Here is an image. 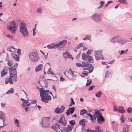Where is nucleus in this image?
I'll list each match as a JSON object with an SVG mask.
<instances>
[{"instance_id": "obj_38", "label": "nucleus", "mask_w": 132, "mask_h": 132, "mask_svg": "<svg viewBox=\"0 0 132 132\" xmlns=\"http://www.w3.org/2000/svg\"><path fill=\"white\" fill-rule=\"evenodd\" d=\"M85 37L87 39H88L91 41L90 39L91 37V36L90 35H85Z\"/></svg>"}, {"instance_id": "obj_56", "label": "nucleus", "mask_w": 132, "mask_h": 132, "mask_svg": "<svg viewBox=\"0 0 132 132\" xmlns=\"http://www.w3.org/2000/svg\"><path fill=\"white\" fill-rule=\"evenodd\" d=\"M28 102V101H27L26 100H25L24 101V102H23V103L22 105V107H23L24 106V103H26Z\"/></svg>"}, {"instance_id": "obj_57", "label": "nucleus", "mask_w": 132, "mask_h": 132, "mask_svg": "<svg viewBox=\"0 0 132 132\" xmlns=\"http://www.w3.org/2000/svg\"><path fill=\"white\" fill-rule=\"evenodd\" d=\"M64 131H63L62 130H61V132H69V130H66L65 129V128H64L63 129Z\"/></svg>"}, {"instance_id": "obj_11", "label": "nucleus", "mask_w": 132, "mask_h": 132, "mask_svg": "<svg viewBox=\"0 0 132 132\" xmlns=\"http://www.w3.org/2000/svg\"><path fill=\"white\" fill-rule=\"evenodd\" d=\"M64 109V107L62 105L60 108H59V107L56 108L55 109L54 111L55 113L57 114H60L63 112Z\"/></svg>"}, {"instance_id": "obj_34", "label": "nucleus", "mask_w": 132, "mask_h": 132, "mask_svg": "<svg viewBox=\"0 0 132 132\" xmlns=\"http://www.w3.org/2000/svg\"><path fill=\"white\" fill-rule=\"evenodd\" d=\"M14 123L15 125L16 126L19 127V121L18 119H16L14 121Z\"/></svg>"}, {"instance_id": "obj_10", "label": "nucleus", "mask_w": 132, "mask_h": 132, "mask_svg": "<svg viewBox=\"0 0 132 132\" xmlns=\"http://www.w3.org/2000/svg\"><path fill=\"white\" fill-rule=\"evenodd\" d=\"M95 56L96 60H98L100 59L101 58L102 60H104V58L102 55L101 52L100 50L95 52Z\"/></svg>"}, {"instance_id": "obj_2", "label": "nucleus", "mask_w": 132, "mask_h": 132, "mask_svg": "<svg viewBox=\"0 0 132 132\" xmlns=\"http://www.w3.org/2000/svg\"><path fill=\"white\" fill-rule=\"evenodd\" d=\"M67 42V40H64L61 41L57 44H53L48 45L47 47L48 49H54L56 47L59 50H61L62 48L64 46Z\"/></svg>"}, {"instance_id": "obj_31", "label": "nucleus", "mask_w": 132, "mask_h": 132, "mask_svg": "<svg viewBox=\"0 0 132 132\" xmlns=\"http://www.w3.org/2000/svg\"><path fill=\"white\" fill-rule=\"evenodd\" d=\"M87 62H82L81 67L82 68L86 67H87Z\"/></svg>"}, {"instance_id": "obj_49", "label": "nucleus", "mask_w": 132, "mask_h": 132, "mask_svg": "<svg viewBox=\"0 0 132 132\" xmlns=\"http://www.w3.org/2000/svg\"><path fill=\"white\" fill-rule=\"evenodd\" d=\"M121 122L123 123L125 121V119L123 115H122L121 118Z\"/></svg>"}, {"instance_id": "obj_42", "label": "nucleus", "mask_w": 132, "mask_h": 132, "mask_svg": "<svg viewBox=\"0 0 132 132\" xmlns=\"http://www.w3.org/2000/svg\"><path fill=\"white\" fill-rule=\"evenodd\" d=\"M42 8L41 7H39L37 9V12L39 14L41 13L42 12Z\"/></svg>"}, {"instance_id": "obj_48", "label": "nucleus", "mask_w": 132, "mask_h": 132, "mask_svg": "<svg viewBox=\"0 0 132 132\" xmlns=\"http://www.w3.org/2000/svg\"><path fill=\"white\" fill-rule=\"evenodd\" d=\"M82 46V43H81L79 44L78 46L76 47L77 49H79L80 47Z\"/></svg>"}, {"instance_id": "obj_22", "label": "nucleus", "mask_w": 132, "mask_h": 132, "mask_svg": "<svg viewBox=\"0 0 132 132\" xmlns=\"http://www.w3.org/2000/svg\"><path fill=\"white\" fill-rule=\"evenodd\" d=\"M40 90L39 91L40 93V94H41V93H44L45 92V94H48L47 93H48V92H49V90H44V88H39Z\"/></svg>"}, {"instance_id": "obj_13", "label": "nucleus", "mask_w": 132, "mask_h": 132, "mask_svg": "<svg viewBox=\"0 0 132 132\" xmlns=\"http://www.w3.org/2000/svg\"><path fill=\"white\" fill-rule=\"evenodd\" d=\"M0 119L2 120V123L3 124V125L2 126H0V128H2L4 127L5 125L4 124V121L5 120V114L3 112L0 111Z\"/></svg>"}, {"instance_id": "obj_33", "label": "nucleus", "mask_w": 132, "mask_h": 132, "mask_svg": "<svg viewBox=\"0 0 132 132\" xmlns=\"http://www.w3.org/2000/svg\"><path fill=\"white\" fill-rule=\"evenodd\" d=\"M102 93L101 91L100 90L98 92L95 94V95L97 97H100Z\"/></svg>"}, {"instance_id": "obj_15", "label": "nucleus", "mask_w": 132, "mask_h": 132, "mask_svg": "<svg viewBox=\"0 0 132 132\" xmlns=\"http://www.w3.org/2000/svg\"><path fill=\"white\" fill-rule=\"evenodd\" d=\"M75 110V109L74 107L69 108L66 112V114L68 116L70 115V113L72 114L74 111Z\"/></svg>"}, {"instance_id": "obj_8", "label": "nucleus", "mask_w": 132, "mask_h": 132, "mask_svg": "<svg viewBox=\"0 0 132 132\" xmlns=\"http://www.w3.org/2000/svg\"><path fill=\"white\" fill-rule=\"evenodd\" d=\"M50 117H46L43 118L40 124L43 127H46L48 128L50 126V125L49 123Z\"/></svg>"}, {"instance_id": "obj_12", "label": "nucleus", "mask_w": 132, "mask_h": 132, "mask_svg": "<svg viewBox=\"0 0 132 132\" xmlns=\"http://www.w3.org/2000/svg\"><path fill=\"white\" fill-rule=\"evenodd\" d=\"M51 128L57 132H60L61 130V129L60 128V127L59 124H54L52 126Z\"/></svg>"}, {"instance_id": "obj_30", "label": "nucleus", "mask_w": 132, "mask_h": 132, "mask_svg": "<svg viewBox=\"0 0 132 132\" xmlns=\"http://www.w3.org/2000/svg\"><path fill=\"white\" fill-rule=\"evenodd\" d=\"M87 113V111L85 109L82 110H81L80 111V114L81 115H83L85 113Z\"/></svg>"}, {"instance_id": "obj_52", "label": "nucleus", "mask_w": 132, "mask_h": 132, "mask_svg": "<svg viewBox=\"0 0 132 132\" xmlns=\"http://www.w3.org/2000/svg\"><path fill=\"white\" fill-rule=\"evenodd\" d=\"M89 73V71L88 72H87V71H84L82 73L85 76H87L88 75V73Z\"/></svg>"}, {"instance_id": "obj_4", "label": "nucleus", "mask_w": 132, "mask_h": 132, "mask_svg": "<svg viewBox=\"0 0 132 132\" xmlns=\"http://www.w3.org/2000/svg\"><path fill=\"white\" fill-rule=\"evenodd\" d=\"M110 42L112 43H118L121 45H124L128 42L126 39H122V37L120 36L113 37L110 40Z\"/></svg>"}, {"instance_id": "obj_17", "label": "nucleus", "mask_w": 132, "mask_h": 132, "mask_svg": "<svg viewBox=\"0 0 132 132\" xmlns=\"http://www.w3.org/2000/svg\"><path fill=\"white\" fill-rule=\"evenodd\" d=\"M105 120L104 118L101 115L100 117L97 118V122L98 123L101 124L102 122H103Z\"/></svg>"}, {"instance_id": "obj_5", "label": "nucleus", "mask_w": 132, "mask_h": 132, "mask_svg": "<svg viewBox=\"0 0 132 132\" xmlns=\"http://www.w3.org/2000/svg\"><path fill=\"white\" fill-rule=\"evenodd\" d=\"M30 60L33 62H35L39 59L38 54L36 50H34L29 54Z\"/></svg>"}, {"instance_id": "obj_60", "label": "nucleus", "mask_w": 132, "mask_h": 132, "mask_svg": "<svg viewBox=\"0 0 132 132\" xmlns=\"http://www.w3.org/2000/svg\"><path fill=\"white\" fill-rule=\"evenodd\" d=\"M106 63H110L108 62H105V61H102V63L103 64H105L106 65H107L108 64Z\"/></svg>"}, {"instance_id": "obj_25", "label": "nucleus", "mask_w": 132, "mask_h": 132, "mask_svg": "<svg viewBox=\"0 0 132 132\" xmlns=\"http://www.w3.org/2000/svg\"><path fill=\"white\" fill-rule=\"evenodd\" d=\"M118 112L120 113H125V111L124 110L123 107L121 106H120L119 107Z\"/></svg>"}, {"instance_id": "obj_32", "label": "nucleus", "mask_w": 132, "mask_h": 132, "mask_svg": "<svg viewBox=\"0 0 132 132\" xmlns=\"http://www.w3.org/2000/svg\"><path fill=\"white\" fill-rule=\"evenodd\" d=\"M103 132V130L100 128L99 126H97L96 127V130L93 131V132Z\"/></svg>"}, {"instance_id": "obj_3", "label": "nucleus", "mask_w": 132, "mask_h": 132, "mask_svg": "<svg viewBox=\"0 0 132 132\" xmlns=\"http://www.w3.org/2000/svg\"><path fill=\"white\" fill-rule=\"evenodd\" d=\"M18 25L15 21L9 22L7 25V29L11 31L12 34H14L18 29Z\"/></svg>"}, {"instance_id": "obj_63", "label": "nucleus", "mask_w": 132, "mask_h": 132, "mask_svg": "<svg viewBox=\"0 0 132 132\" xmlns=\"http://www.w3.org/2000/svg\"><path fill=\"white\" fill-rule=\"evenodd\" d=\"M52 87L53 89L54 90V91H55V93H56V88H55V86L54 85H53L52 86Z\"/></svg>"}, {"instance_id": "obj_55", "label": "nucleus", "mask_w": 132, "mask_h": 132, "mask_svg": "<svg viewBox=\"0 0 132 132\" xmlns=\"http://www.w3.org/2000/svg\"><path fill=\"white\" fill-rule=\"evenodd\" d=\"M17 53L19 55H21V50H20L18 49L17 51Z\"/></svg>"}, {"instance_id": "obj_29", "label": "nucleus", "mask_w": 132, "mask_h": 132, "mask_svg": "<svg viewBox=\"0 0 132 132\" xmlns=\"http://www.w3.org/2000/svg\"><path fill=\"white\" fill-rule=\"evenodd\" d=\"M14 90L12 88H11L10 90L7 92L5 94L12 93L14 92Z\"/></svg>"}, {"instance_id": "obj_26", "label": "nucleus", "mask_w": 132, "mask_h": 132, "mask_svg": "<svg viewBox=\"0 0 132 132\" xmlns=\"http://www.w3.org/2000/svg\"><path fill=\"white\" fill-rule=\"evenodd\" d=\"M73 126L72 125L71 126L69 125H68L65 128L66 130H68L69 131H71L72 128H73Z\"/></svg>"}, {"instance_id": "obj_27", "label": "nucleus", "mask_w": 132, "mask_h": 132, "mask_svg": "<svg viewBox=\"0 0 132 132\" xmlns=\"http://www.w3.org/2000/svg\"><path fill=\"white\" fill-rule=\"evenodd\" d=\"M87 59L88 60V61L89 62L92 63L93 62V57L92 56L89 55H88Z\"/></svg>"}, {"instance_id": "obj_21", "label": "nucleus", "mask_w": 132, "mask_h": 132, "mask_svg": "<svg viewBox=\"0 0 132 132\" xmlns=\"http://www.w3.org/2000/svg\"><path fill=\"white\" fill-rule=\"evenodd\" d=\"M87 121L85 119H83L79 121V124L80 125H81L83 127H84L85 125V122H86Z\"/></svg>"}, {"instance_id": "obj_6", "label": "nucleus", "mask_w": 132, "mask_h": 132, "mask_svg": "<svg viewBox=\"0 0 132 132\" xmlns=\"http://www.w3.org/2000/svg\"><path fill=\"white\" fill-rule=\"evenodd\" d=\"M20 29L21 32L24 37L28 36V32L26 28V25L23 22H22L20 23Z\"/></svg>"}, {"instance_id": "obj_19", "label": "nucleus", "mask_w": 132, "mask_h": 132, "mask_svg": "<svg viewBox=\"0 0 132 132\" xmlns=\"http://www.w3.org/2000/svg\"><path fill=\"white\" fill-rule=\"evenodd\" d=\"M11 55L16 61H19V56L18 55H17L16 54L12 53L11 54Z\"/></svg>"}, {"instance_id": "obj_36", "label": "nucleus", "mask_w": 132, "mask_h": 132, "mask_svg": "<svg viewBox=\"0 0 132 132\" xmlns=\"http://www.w3.org/2000/svg\"><path fill=\"white\" fill-rule=\"evenodd\" d=\"M113 111H119V109L116 105H114L113 106Z\"/></svg>"}, {"instance_id": "obj_9", "label": "nucleus", "mask_w": 132, "mask_h": 132, "mask_svg": "<svg viewBox=\"0 0 132 132\" xmlns=\"http://www.w3.org/2000/svg\"><path fill=\"white\" fill-rule=\"evenodd\" d=\"M90 18L96 22H100L102 21L101 16L97 14L96 13L93 15L91 16Z\"/></svg>"}, {"instance_id": "obj_51", "label": "nucleus", "mask_w": 132, "mask_h": 132, "mask_svg": "<svg viewBox=\"0 0 132 132\" xmlns=\"http://www.w3.org/2000/svg\"><path fill=\"white\" fill-rule=\"evenodd\" d=\"M6 36L8 38L11 39H14V37H13V36L11 35H6Z\"/></svg>"}, {"instance_id": "obj_23", "label": "nucleus", "mask_w": 132, "mask_h": 132, "mask_svg": "<svg viewBox=\"0 0 132 132\" xmlns=\"http://www.w3.org/2000/svg\"><path fill=\"white\" fill-rule=\"evenodd\" d=\"M101 115V114H100L99 113V112L98 111L95 112V113L94 114V116L95 117L94 119L95 120L96 118H97Z\"/></svg>"}, {"instance_id": "obj_39", "label": "nucleus", "mask_w": 132, "mask_h": 132, "mask_svg": "<svg viewBox=\"0 0 132 132\" xmlns=\"http://www.w3.org/2000/svg\"><path fill=\"white\" fill-rule=\"evenodd\" d=\"M69 123L70 125H71L72 126H73L74 125V124L75 123V121L74 120H72L71 121H70L69 122Z\"/></svg>"}, {"instance_id": "obj_54", "label": "nucleus", "mask_w": 132, "mask_h": 132, "mask_svg": "<svg viewBox=\"0 0 132 132\" xmlns=\"http://www.w3.org/2000/svg\"><path fill=\"white\" fill-rule=\"evenodd\" d=\"M47 80H50L51 79H47ZM47 79H46L45 80H44V82L45 83V84H46V87H47V85L48 84V82L47 81Z\"/></svg>"}, {"instance_id": "obj_1", "label": "nucleus", "mask_w": 132, "mask_h": 132, "mask_svg": "<svg viewBox=\"0 0 132 132\" xmlns=\"http://www.w3.org/2000/svg\"><path fill=\"white\" fill-rule=\"evenodd\" d=\"M18 65V63H16L13 67L9 68L10 78H6L5 81L6 84H7L8 82L10 84H12L13 83V81L16 82L17 81V71L16 70V67Z\"/></svg>"}, {"instance_id": "obj_45", "label": "nucleus", "mask_w": 132, "mask_h": 132, "mask_svg": "<svg viewBox=\"0 0 132 132\" xmlns=\"http://www.w3.org/2000/svg\"><path fill=\"white\" fill-rule=\"evenodd\" d=\"M127 111L128 113H130L132 111V108L130 107H128L127 109Z\"/></svg>"}, {"instance_id": "obj_44", "label": "nucleus", "mask_w": 132, "mask_h": 132, "mask_svg": "<svg viewBox=\"0 0 132 132\" xmlns=\"http://www.w3.org/2000/svg\"><path fill=\"white\" fill-rule=\"evenodd\" d=\"M104 2H103V1H101L100 2V3H101V5L98 7V9H99L100 8L102 7H103V4H104Z\"/></svg>"}, {"instance_id": "obj_50", "label": "nucleus", "mask_w": 132, "mask_h": 132, "mask_svg": "<svg viewBox=\"0 0 132 132\" xmlns=\"http://www.w3.org/2000/svg\"><path fill=\"white\" fill-rule=\"evenodd\" d=\"M118 52L121 55L122 54H125V52L123 50H122L121 51H118Z\"/></svg>"}, {"instance_id": "obj_37", "label": "nucleus", "mask_w": 132, "mask_h": 132, "mask_svg": "<svg viewBox=\"0 0 132 132\" xmlns=\"http://www.w3.org/2000/svg\"><path fill=\"white\" fill-rule=\"evenodd\" d=\"M92 80L91 79H88L87 81V83L86 84V86H88L90 85L92 83Z\"/></svg>"}, {"instance_id": "obj_7", "label": "nucleus", "mask_w": 132, "mask_h": 132, "mask_svg": "<svg viewBox=\"0 0 132 132\" xmlns=\"http://www.w3.org/2000/svg\"><path fill=\"white\" fill-rule=\"evenodd\" d=\"M40 96L41 100L47 103L49 100H51V96L48 94H46L45 92L41 93Z\"/></svg>"}, {"instance_id": "obj_59", "label": "nucleus", "mask_w": 132, "mask_h": 132, "mask_svg": "<svg viewBox=\"0 0 132 132\" xmlns=\"http://www.w3.org/2000/svg\"><path fill=\"white\" fill-rule=\"evenodd\" d=\"M92 50H88V51L87 52V54L88 55V54H90L91 53H92Z\"/></svg>"}, {"instance_id": "obj_24", "label": "nucleus", "mask_w": 132, "mask_h": 132, "mask_svg": "<svg viewBox=\"0 0 132 132\" xmlns=\"http://www.w3.org/2000/svg\"><path fill=\"white\" fill-rule=\"evenodd\" d=\"M7 73V69H4L1 72V76L2 77H3L6 75Z\"/></svg>"}, {"instance_id": "obj_40", "label": "nucleus", "mask_w": 132, "mask_h": 132, "mask_svg": "<svg viewBox=\"0 0 132 132\" xmlns=\"http://www.w3.org/2000/svg\"><path fill=\"white\" fill-rule=\"evenodd\" d=\"M118 1L119 2H120L122 3H125L126 4H127V3L126 0H118Z\"/></svg>"}, {"instance_id": "obj_16", "label": "nucleus", "mask_w": 132, "mask_h": 132, "mask_svg": "<svg viewBox=\"0 0 132 132\" xmlns=\"http://www.w3.org/2000/svg\"><path fill=\"white\" fill-rule=\"evenodd\" d=\"M87 67L88 68V70L89 73H90L92 72L93 70V67L92 66L91 64H89L88 63H87Z\"/></svg>"}, {"instance_id": "obj_47", "label": "nucleus", "mask_w": 132, "mask_h": 132, "mask_svg": "<svg viewBox=\"0 0 132 132\" xmlns=\"http://www.w3.org/2000/svg\"><path fill=\"white\" fill-rule=\"evenodd\" d=\"M95 86H91L89 87V88L88 89V90L90 91L92 90L94 88V87Z\"/></svg>"}, {"instance_id": "obj_64", "label": "nucleus", "mask_w": 132, "mask_h": 132, "mask_svg": "<svg viewBox=\"0 0 132 132\" xmlns=\"http://www.w3.org/2000/svg\"><path fill=\"white\" fill-rule=\"evenodd\" d=\"M5 103L3 104L2 103H1V106L2 107H4L5 106Z\"/></svg>"}, {"instance_id": "obj_35", "label": "nucleus", "mask_w": 132, "mask_h": 132, "mask_svg": "<svg viewBox=\"0 0 132 132\" xmlns=\"http://www.w3.org/2000/svg\"><path fill=\"white\" fill-rule=\"evenodd\" d=\"M14 48L13 47L11 46H9L8 47L7 49V51H9L10 52H12V50Z\"/></svg>"}, {"instance_id": "obj_28", "label": "nucleus", "mask_w": 132, "mask_h": 132, "mask_svg": "<svg viewBox=\"0 0 132 132\" xmlns=\"http://www.w3.org/2000/svg\"><path fill=\"white\" fill-rule=\"evenodd\" d=\"M88 55V54L87 55H86L84 53H83L82 55V59L84 60L87 59Z\"/></svg>"}, {"instance_id": "obj_62", "label": "nucleus", "mask_w": 132, "mask_h": 132, "mask_svg": "<svg viewBox=\"0 0 132 132\" xmlns=\"http://www.w3.org/2000/svg\"><path fill=\"white\" fill-rule=\"evenodd\" d=\"M63 55L64 57L65 58H66L67 56V54L65 53H63Z\"/></svg>"}, {"instance_id": "obj_53", "label": "nucleus", "mask_w": 132, "mask_h": 132, "mask_svg": "<svg viewBox=\"0 0 132 132\" xmlns=\"http://www.w3.org/2000/svg\"><path fill=\"white\" fill-rule=\"evenodd\" d=\"M81 64L79 62L78 63H76V65L78 67H81Z\"/></svg>"}, {"instance_id": "obj_18", "label": "nucleus", "mask_w": 132, "mask_h": 132, "mask_svg": "<svg viewBox=\"0 0 132 132\" xmlns=\"http://www.w3.org/2000/svg\"><path fill=\"white\" fill-rule=\"evenodd\" d=\"M129 126L127 125H125L123 126L122 132H128L129 130Z\"/></svg>"}, {"instance_id": "obj_14", "label": "nucleus", "mask_w": 132, "mask_h": 132, "mask_svg": "<svg viewBox=\"0 0 132 132\" xmlns=\"http://www.w3.org/2000/svg\"><path fill=\"white\" fill-rule=\"evenodd\" d=\"M59 122L64 126H65L66 125V121L64 118L62 117H61L59 120Z\"/></svg>"}, {"instance_id": "obj_43", "label": "nucleus", "mask_w": 132, "mask_h": 132, "mask_svg": "<svg viewBox=\"0 0 132 132\" xmlns=\"http://www.w3.org/2000/svg\"><path fill=\"white\" fill-rule=\"evenodd\" d=\"M7 64L9 66H11L13 65V62L11 61H9Z\"/></svg>"}, {"instance_id": "obj_41", "label": "nucleus", "mask_w": 132, "mask_h": 132, "mask_svg": "<svg viewBox=\"0 0 132 132\" xmlns=\"http://www.w3.org/2000/svg\"><path fill=\"white\" fill-rule=\"evenodd\" d=\"M47 73L48 74H54V73L52 72V71L50 69V68L48 71H47Z\"/></svg>"}, {"instance_id": "obj_58", "label": "nucleus", "mask_w": 132, "mask_h": 132, "mask_svg": "<svg viewBox=\"0 0 132 132\" xmlns=\"http://www.w3.org/2000/svg\"><path fill=\"white\" fill-rule=\"evenodd\" d=\"M71 102L70 103H71L72 104H75V102L73 101V98H71Z\"/></svg>"}, {"instance_id": "obj_20", "label": "nucleus", "mask_w": 132, "mask_h": 132, "mask_svg": "<svg viewBox=\"0 0 132 132\" xmlns=\"http://www.w3.org/2000/svg\"><path fill=\"white\" fill-rule=\"evenodd\" d=\"M42 67L43 65L42 64H40L35 69V71L37 72L41 70Z\"/></svg>"}, {"instance_id": "obj_61", "label": "nucleus", "mask_w": 132, "mask_h": 132, "mask_svg": "<svg viewBox=\"0 0 132 132\" xmlns=\"http://www.w3.org/2000/svg\"><path fill=\"white\" fill-rule=\"evenodd\" d=\"M60 81H63L64 80V78L62 77H60Z\"/></svg>"}, {"instance_id": "obj_46", "label": "nucleus", "mask_w": 132, "mask_h": 132, "mask_svg": "<svg viewBox=\"0 0 132 132\" xmlns=\"http://www.w3.org/2000/svg\"><path fill=\"white\" fill-rule=\"evenodd\" d=\"M110 73V72L109 71H106L105 73V77L107 78L108 77V75Z\"/></svg>"}]
</instances>
